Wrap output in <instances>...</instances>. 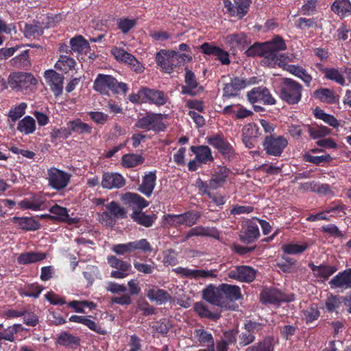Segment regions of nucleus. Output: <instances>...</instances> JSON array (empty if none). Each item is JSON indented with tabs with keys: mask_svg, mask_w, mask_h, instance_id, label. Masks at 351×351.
Returning a JSON list of instances; mask_svg holds the SVG:
<instances>
[{
	"mask_svg": "<svg viewBox=\"0 0 351 351\" xmlns=\"http://www.w3.org/2000/svg\"><path fill=\"white\" fill-rule=\"evenodd\" d=\"M286 44L282 38L277 36L273 40L263 44L256 43L245 51L247 56H262L261 64L269 67L285 65V55L280 53L285 50Z\"/></svg>",
	"mask_w": 351,
	"mask_h": 351,
	"instance_id": "f257e3e1",
	"label": "nucleus"
},
{
	"mask_svg": "<svg viewBox=\"0 0 351 351\" xmlns=\"http://www.w3.org/2000/svg\"><path fill=\"white\" fill-rule=\"evenodd\" d=\"M203 298L209 303L221 307L226 306L225 300L235 301L241 298L240 288L237 285L222 284L218 287H208L203 291Z\"/></svg>",
	"mask_w": 351,
	"mask_h": 351,
	"instance_id": "f03ea898",
	"label": "nucleus"
},
{
	"mask_svg": "<svg viewBox=\"0 0 351 351\" xmlns=\"http://www.w3.org/2000/svg\"><path fill=\"white\" fill-rule=\"evenodd\" d=\"M94 89L102 94H108V90L114 93L122 92L125 94L128 91V86L123 82H118L117 80L111 75L99 74L94 82Z\"/></svg>",
	"mask_w": 351,
	"mask_h": 351,
	"instance_id": "7ed1b4c3",
	"label": "nucleus"
},
{
	"mask_svg": "<svg viewBox=\"0 0 351 351\" xmlns=\"http://www.w3.org/2000/svg\"><path fill=\"white\" fill-rule=\"evenodd\" d=\"M302 86L289 78H282L280 84L281 99L289 104H298L302 97Z\"/></svg>",
	"mask_w": 351,
	"mask_h": 351,
	"instance_id": "20e7f679",
	"label": "nucleus"
},
{
	"mask_svg": "<svg viewBox=\"0 0 351 351\" xmlns=\"http://www.w3.org/2000/svg\"><path fill=\"white\" fill-rule=\"evenodd\" d=\"M71 175L56 167H51L47 171L48 185L58 191L64 189L70 183Z\"/></svg>",
	"mask_w": 351,
	"mask_h": 351,
	"instance_id": "39448f33",
	"label": "nucleus"
},
{
	"mask_svg": "<svg viewBox=\"0 0 351 351\" xmlns=\"http://www.w3.org/2000/svg\"><path fill=\"white\" fill-rule=\"evenodd\" d=\"M201 216L200 213L191 210L180 215H167L165 219L171 226L177 227L180 225L192 226L195 224Z\"/></svg>",
	"mask_w": 351,
	"mask_h": 351,
	"instance_id": "423d86ee",
	"label": "nucleus"
},
{
	"mask_svg": "<svg viewBox=\"0 0 351 351\" xmlns=\"http://www.w3.org/2000/svg\"><path fill=\"white\" fill-rule=\"evenodd\" d=\"M263 327V324L254 322L250 321L245 324L243 329L238 335V346L245 347L253 343L256 339L255 335L260 332Z\"/></svg>",
	"mask_w": 351,
	"mask_h": 351,
	"instance_id": "0eeeda50",
	"label": "nucleus"
},
{
	"mask_svg": "<svg viewBox=\"0 0 351 351\" xmlns=\"http://www.w3.org/2000/svg\"><path fill=\"white\" fill-rule=\"evenodd\" d=\"M287 145V138L282 136H267L263 142V147L266 153L274 156H280Z\"/></svg>",
	"mask_w": 351,
	"mask_h": 351,
	"instance_id": "6e6552de",
	"label": "nucleus"
},
{
	"mask_svg": "<svg viewBox=\"0 0 351 351\" xmlns=\"http://www.w3.org/2000/svg\"><path fill=\"white\" fill-rule=\"evenodd\" d=\"M8 83L12 88L23 89L36 85L37 80L29 73L15 72L10 75Z\"/></svg>",
	"mask_w": 351,
	"mask_h": 351,
	"instance_id": "1a4fd4ad",
	"label": "nucleus"
},
{
	"mask_svg": "<svg viewBox=\"0 0 351 351\" xmlns=\"http://www.w3.org/2000/svg\"><path fill=\"white\" fill-rule=\"evenodd\" d=\"M247 97L252 104L260 103L264 105H274L276 103L275 99L265 86L253 88L247 93Z\"/></svg>",
	"mask_w": 351,
	"mask_h": 351,
	"instance_id": "9d476101",
	"label": "nucleus"
},
{
	"mask_svg": "<svg viewBox=\"0 0 351 351\" xmlns=\"http://www.w3.org/2000/svg\"><path fill=\"white\" fill-rule=\"evenodd\" d=\"M137 128L146 129L147 130L160 131L165 128L161 121V114H150L138 119L135 123Z\"/></svg>",
	"mask_w": 351,
	"mask_h": 351,
	"instance_id": "9b49d317",
	"label": "nucleus"
},
{
	"mask_svg": "<svg viewBox=\"0 0 351 351\" xmlns=\"http://www.w3.org/2000/svg\"><path fill=\"white\" fill-rule=\"evenodd\" d=\"M228 277L241 282H250L255 279L256 271L250 266H237L228 271Z\"/></svg>",
	"mask_w": 351,
	"mask_h": 351,
	"instance_id": "f8f14e48",
	"label": "nucleus"
},
{
	"mask_svg": "<svg viewBox=\"0 0 351 351\" xmlns=\"http://www.w3.org/2000/svg\"><path fill=\"white\" fill-rule=\"evenodd\" d=\"M255 83V78L252 77L249 81L242 77H234L230 83L223 87V96L226 97H235L241 90L245 88L247 85Z\"/></svg>",
	"mask_w": 351,
	"mask_h": 351,
	"instance_id": "ddd939ff",
	"label": "nucleus"
},
{
	"mask_svg": "<svg viewBox=\"0 0 351 351\" xmlns=\"http://www.w3.org/2000/svg\"><path fill=\"white\" fill-rule=\"evenodd\" d=\"M175 51L162 49L157 53L156 56V63L167 73H171L173 68L177 66L175 62Z\"/></svg>",
	"mask_w": 351,
	"mask_h": 351,
	"instance_id": "4468645a",
	"label": "nucleus"
},
{
	"mask_svg": "<svg viewBox=\"0 0 351 351\" xmlns=\"http://www.w3.org/2000/svg\"><path fill=\"white\" fill-rule=\"evenodd\" d=\"M112 53L117 60L128 63L131 68L137 73H141L143 67L136 58L121 48L114 47L112 49Z\"/></svg>",
	"mask_w": 351,
	"mask_h": 351,
	"instance_id": "2eb2a0df",
	"label": "nucleus"
},
{
	"mask_svg": "<svg viewBox=\"0 0 351 351\" xmlns=\"http://www.w3.org/2000/svg\"><path fill=\"white\" fill-rule=\"evenodd\" d=\"M251 3V0H234V3L230 0H224V5L230 14L239 19H242L247 13Z\"/></svg>",
	"mask_w": 351,
	"mask_h": 351,
	"instance_id": "dca6fc26",
	"label": "nucleus"
},
{
	"mask_svg": "<svg viewBox=\"0 0 351 351\" xmlns=\"http://www.w3.org/2000/svg\"><path fill=\"white\" fill-rule=\"evenodd\" d=\"M141 95L145 99V102L149 101L157 106L165 105L169 98L164 92L155 89H150L147 87L141 88Z\"/></svg>",
	"mask_w": 351,
	"mask_h": 351,
	"instance_id": "f3484780",
	"label": "nucleus"
},
{
	"mask_svg": "<svg viewBox=\"0 0 351 351\" xmlns=\"http://www.w3.org/2000/svg\"><path fill=\"white\" fill-rule=\"evenodd\" d=\"M208 143L215 147L225 158H230L234 156L232 147L222 136L216 135L207 138Z\"/></svg>",
	"mask_w": 351,
	"mask_h": 351,
	"instance_id": "a211bd4d",
	"label": "nucleus"
},
{
	"mask_svg": "<svg viewBox=\"0 0 351 351\" xmlns=\"http://www.w3.org/2000/svg\"><path fill=\"white\" fill-rule=\"evenodd\" d=\"M45 77L54 95H61L63 90V76L53 70H48L45 73Z\"/></svg>",
	"mask_w": 351,
	"mask_h": 351,
	"instance_id": "6ab92c4d",
	"label": "nucleus"
},
{
	"mask_svg": "<svg viewBox=\"0 0 351 351\" xmlns=\"http://www.w3.org/2000/svg\"><path fill=\"white\" fill-rule=\"evenodd\" d=\"M331 289H348L351 288V269L339 273L329 282Z\"/></svg>",
	"mask_w": 351,
	"mask_h": 351,
	"instance_id": "aec40b11",
	"label": "nucleus"
},
{
	"mask_svg": "<svg viewBox=\"0 0 351 351\" xmlns=\"http://www.w3.org/2000/svg\"><path fill=\"white\" fill-rule=\"evenodd\" d=\"M125 184L123 177L117 173H104L102 176L101 186L103 188L112 189H120Z\"/></svg>",
	"mask_w": 351,
	"mask_h": 351,
	"instance_id": "412c9836",
	"label": "nucleus"
},
{
	"mask_svg": "<svg viewBox=\"0 0 351 351\" xmlns=\"http://www.w3.org/2000/svg\"><path fill=\"white\" fill-rule=\"evenodd\" d=\"M173 271L182 277L189 278H215L216 275L213 274V271L204 269H191L182 267H176Z\"/></svg>",
	"mask_w": 351,
	"mask_h": 351,
	"instance_id": "4be33fe9",
	"label": "nucleus"
},
{
	"mask_svg": "<svg viewBox=\"0 0 351 351\" xmlns=\"http://www.w3.org/2000/svg\"><path fill=\"white\" fill-rule=\"evenodd\" d=\"M200 48L204 53L216 56L217 59L219 60L221 64H228L230 63L228 53L219 47L205 43L201 45Z\"/></svg>",
	"mask_w": 351,
	"mask_h": 351,
	"instance_id": "5701e85b",
	"label": "nucleus"
},
{
	"mask_svg": "<svg viewBox=\"0 0 351 351\" xmlns=\"http://www.w3.org/2000/svg\"><path fill=\"white\" fill-rule=\"evenodd\" d=\"M194 336L202 346L206 347V349L199 351H215V343L211 333L204 329H195Z\"/></svg>",
	"mask_w": 351,
	"mask_h": 351,
	"instance_id": "b1692460",
	"label": "nucleus"
},
{
	"mask_svg": "<svg viewBox=\"0 0 351 351\" xmlns=\"http://www.w3.org/2000/svg\"><path fill=\"white\" fill-rule=\"evenodd\" d=\"M261 300L263 303L276 304L285 301V297L276 289H265L261 293Z\"/></svg>",
	"mask_w": 351,
	"mask_h": 351,
	"instance_id": "393cba45",
	"label": "nucleus"
},
{
	"mask_svg": "<svg viewBox=\"0 0 351 351\" xmlns=\"http://www.w3.org/2000/svg\"><path fill=\"white\" fill-rule=\"evenodd\" d=\"M130 217L134 221L146 228L151 227L156 219L155 214L147 215L139 209H134Z\"/></svg>",
	"mask_w": 351,
	"mask_h": 351,
	"instance_id": "a878e982",
	"label": "nucleus"
},
{
	"mask_svg": "<svg viewBox=\"0 0 351 351\" xmlns=\"http://www.w3.org/2000/svg\"><path fill=\"white\" fill-rule=\"evenodd\" d=\"M156 176L155 173L149 172L143 178V181L138 187V191L147 197H150L156 186Z\"/></svg>",
	"mask_w": 351,
	"mask_h": 351,
	"instance_id": "bb28decb",
	"label": "nucleus"
},
{
	"mask_svg": "<svg viewBox=\"0 0 351 351\" xmlns=\"http://www.w3.org/2000/svg\"><path fill=\"white\" fill-rule=\"evenodd\" d=\"M230 171L227 168L222 167L219 171L213 175L209 180V186L211 190H216L221 187L226 181V178L229 175Z\"/></svg>",
	"mask_w": 351,
	"mask_h": 351,
	"instance_id": "cd10ccee",
	"label": "nucleus"
},
{
	"mask_svg": "<svg viewBox=\"0 0 351 351\" xmlns=\"http://www.w3.org/2000/svg\"><path fill=\"white\" fill-rule=\"evenodd\" d=\"M331 10L341 18L351 14V2L350 0H335Z\"/></svg>",
	"mask_w": 351,
	"mask_h": 351,
	"instance_id": "c85d7f7f",
	"label": "nucleus"
},
{
	"mask_svg": "<svg viewBox=\"0 0 351 351\" xmlns=\"http://www.w3.org/2000/svg\"><path fill=\"white\" fill-rule=\"evenodd\" d=\"M259 237V230L258 226L254 223H250L247 228L241 231L239 238L241 241L245 243H251L254 242Z\"/></svg>",
	"mask_w": 351,
	"mask_h": 351,
	"instance_id": "c756f323",
	"label": "nucleus"
},
{
	"mask_svg": "<svg viewBox=\"0 0 351 351\" xmlns=\"http://www.w3.org/2000/svg\"><path fill=\"white\" fill-rule=\"evenodd\" d=\"M191 150L195 154V159L200 163H206L213 160L210 149L208 146H191Z\"/></svg>",
	"mask_w": 351,
	"mask_h": 351,
	"instance_id": "7c9ffc66",
	"label": "nucleus"
},
{
	"mask_svg": "<svg viewBox=\"0 0 351 351\" xmlns=\"http://www.w3.org/2000/svg\"><path fill=\"white\" fill-rule=\"evenodd\" d=\"M12 221L14 223L17 224L20 228L25 230L34 231L38 230L40 227L39 222L31 217H14Z\"/></svg>",
	"mask_w": 351,
	"mask_h": 351,
	"instance_id": "2f4dec72",
	"label": "nucleus"
},
{
	"mask_svg": "<svg viewBox=\"0 0 351 351\" xmlns=\"http://www.w3.org/2000/svg\"><path fill=\"white\" fill-rule=\"evenodd\" d=\"M45 258V253L29 252L21 254L17 258V261L19 264L26 265L43 261Z\"/></svg>",
	"mask_w": 351,
	"mask_h": 351,
	"instance_id": "473e14b6",
	"label": "nucleus"
},
{
	"mask_svg": "<svg viewBox=\"0 0 351 351\" xmlns=\"http://www.w3.org/2000/svg\"><path fill=\"white\" fill-rule=\"evenodd\" d=\"M194 236H200V237H212L214 238L219 237V233L213 229L209 228H206L203 226H196L195 228H191L186 234L185 239H189V238Z\"/></svg>",
	"mask_w": 351,
	"mask_h": 351,
	"instance_id": "72a5a7b5",
	"label": "nucleus"
},
{
	"mask_svg": "<svg viewBox=\"0 0 351 351\" xmlns=\"http://www.w3.org/2000/svg\"><path fill=\"white\" fill-rule=\"evenodd\" d=\"M147 296L150 300L156 301L159 304L165 303L171 299V296L166 291L160 289L156 287L149 289Z\"/></svg>",
	"mask_w": 351,
	"mask_h": 351,
	"instance_id": "f704fd0d",
	"label": "nucleus"
},
{
	"mask_svg": "<svg viewBox=\"0 0 351 351\" xmlns=\"http://www.w3.org/2000/svg\"><path fill=\"white\" fill-rule=\"evenodd\" d=\"M274 340L271 337H266L253 346L247 348L245 351H274Z\"/></svg>",
	"mask_w": 351,
	"mask_h": 351,
	"instance_id": "c9c22d12",
	"label": "nucleus"
},
{
	"mask_svg": "<svg viewBox=\"0 0 351 351\" xmlns=\"http://www.w3.org/2000/svg\"><path fill=\"white\" fill-rule=\"evenodd\" d=\"M80 339L77 337L67 332H62L58 337L57 343L59 345L72 348L74 346H77L80 345Z\"/></svg>",
	"mask_w": 351,
	"mask_h": 351,
	"instance_id": "e433bc0d",
	"label": "nucleus"
},
{
	"mask_svg": "<svg viewBox=\"0 0 351 351\" xmlns=\"http://www.w3.org/2000/svg\"><path fill=\"white\" fill-rule=\"evenodd\" d=\"M29 49L23 51L19 56L13 58L10 60L12 66L18 69H27L31 64L29 59Z\"/></svg>",
	"mask_w": 351,
	"mask_h": 351,
	"instance_id": "4c0bfd02",
	"label": "nucleus"
},
{
	"mask_svg": "<svg viewBox=\"0 0 351 351\" xmlns=\"http://www.w3.org/2000/svg\"><path fill=\"white\" fill-rule=\"evenodd\" d=\"M17 130L25 134L34 133L36 130L35 120L30 116L24 117L19 122Z\"/></svg>",
	"mask_w": 351,
	"mask_h": 351,
	"instance_id": "58836bf2",
	"label": "nucleus"
},
{
	"mask_svg": "<svg viewBox=\"0 0 351 351\" xmlns=\"http://www.w3.org/2000/svg\"><path fill=\"white\" fill-rule=\"evenodd\" d=\"M313 96L321 101L328 104H334L337 101L333 91L329 88L317 89L313 93Z\"/></svg>",
	"mask_w": 351,
	"mask_h": 351,
	"instance_id": "ea45409f",
	"label": "nucleus"
},
{
	"mask_svg": "<svg viewBox=\"0 0 351 351\" xmlns=\"http://www.w3.org/2000/svg\"><path fill=\"white\" fill-rule=\"evenodd\" d=\"M70 45L73 51L79 53H86L90 49L89 43L82 36L71 38Z\"/></svg>",
	"mask_w": 351,
	"mask_h": 351,
	"instance_id": "a19ab883",
	"label": "nucleus"
},
{
	"mask_svg": "<svg viewBox=\"0 0 351 351\" xmlns=\"http://www.w3.org/2000/svg\"><path fill=\"white\" fill-rule=\"evenodd\" d=\"M144 158L139 154H128L122 156L121 164L124 167L130 168L142 164Z\"/></svg>",
	"mask_w": 351,
	"mask_h": 351,
	"instance_id": "79ce46f5",
	"label": "nucleus"
},
{
	"mask_svg": "<svg viewBox=\"0 0 351 351\" xmlns=\"http://www.w3.org/2000/svg\"><path fill=\"white\" fill-rule=\"evenodd\" d=\"M343 302V298L330 295L325 301V308L329 313H338V309Z\"/></svg>",
	"mask_w": 351,
	"mask_h": 351,
	"instance_id": "37998d69",
	"label": "nucleus"
},
{
	"mask_svg": "<svg viewBox=\"0 0 351 351\" xmlns=\"http://www.w3.org/2000/svg\"><path fill=\"white\" fill-rule=\"evenodd\" d=\"M195 311L202 317H206L212 320L218 319L221 315L219 313H212L202 302H197L194 306Z\"/></svg>",
	"mask_w": 351,
	"mask_h": 351,
	"instance_id": "c03bdc74",
	"label": "nucleus"
},
{
	"mask_svg": "<svg viewBox=\"0 0 351 351\" xmlns=\"http://www.w3.org/2000/svg\"><path fill=\"white\" fill-rule=\"evenodd\" d=\"M107 259L108 263L111 267L117 269L118 270H121L123 272L127 273L132 268L130 263L125 261L119 259L114 256H108Z\"/></svg>",
	"mask_w": 351,
	"mask_h": 351,
	"instance_id": "a18cd8bd",
	"label": "nucleus"
},
{
	"mask_svg": "<svg viewBox=\"0 0 351 351\" xmlns=\"http://www.w3.org/2000/svg\"><path fill=\"white\" fill-rule=\"evenodd\" d=\"M322 71L324 74L325 78L336 82L337 84L341 85L345 84L344 77L340 73V72L336 69H328L322 68Z\"/></svg>",
	"mask_w": 351,
	"mask_h": 351,
	"instance_id": "49530a36",
	"label": "nucleus"
},
{
	"mask_svg": "<svg viewBox=\"0 0 351 351\" xmlns=\"http://www.w3.org/2000/svg\"><path fill=\"white\" fill-rule=\"evenodd\" d=\"M106 210L115 219L125 218L126 212L124 208L121 207L117 202L112 201L106 205Z\"/></svg>",
	"mask_w": 351,
	"mask_h": 351,
	"instance_id": "de8ad7c7",
	"label": "nucleus"
},
{
	"mask_svg": "<svg viewBox=\"0 0 351 351\" xmlns=\"http://www.w3.org/2000/svg\"><path fill=\"white\" fill-rule=\"evenodd\" d=\"M308 246L306 243L299 245L291 243L282 245L281 249L285 254H297L304 252L308 248Z\"/></svg>",
	"mask_w": 351,
	"mask_h": 351,
	"instance_id": "09e8293b",
	"label": "nucleus"
},
{
	"mask_svg": "<svg viewBox=\"0 0 351 351\" xmlns=\"http://www.w3.org/2000/svg\"><path fill=\"white\" fill-rule=\"evenodd\" d=\"M43 34L41 26L38 23L26 24L24 27V35L26 38H36Z\"/></svg>",
	"mask_w": 351,
	"mask_h": 351,
	"instance_id": "8fccbe9b",
	"label": "nucleus"
},
{
	"mask_svg": "<svg viewBox=\"0 0 351 351\" xmlns=\"http://www.w3.org/2000/svg\"><path fill=\"white\" fill-rule=\"evenodd\" d=\"M306 128L310 136L314 139L324 137L330 133V130L324 126L307 125Z\"/></svg>",
	"mask_w": 351,
	"mask_h": 351,
	"instance_id": "3c124183",
	"label": "nucleus"
},
{
	"mask_svg": "<svg viewBox=\"0 0 351 351\" xmlns=\"http://www.w3.org/2000/svg\"><path fill=\"white\" fill-rule=\"evenodd\" d=\"M130 206L132 205L136 206L137 208L136 209L141 210L143 208H145L148 206V202L141 196L136 193H128L126 195Z\"/></svg>",
	"mask_w": 351,
	"mask_h": 351,
	"instance_id": "603ef678",
	"label": "nucleus"
},
{
	"mask_svg": "<svg viewBox=\"0 0 351 351\" xmlns=\"http://www.w3.org/2000/svg\"><path fill=\"white\" fill-rule=\"evenodd\" d=\"M69 125L70 130L76 132L78 134L90 133L91 132V127L80 119L69 122Z\"/></svg>",
	"mask_w": 351,
	"mask_h": 351,
	"instance_id": "864d4df0",
	"label": "nucleus"
},
{
	"mask_svg": "<svg viewBox=\"0 0 351 351\" xmlns=\"http://www.w3.org/2000/svg\"><path fill=\"white\" fill-rule=\"evenodd\" d=\"M75 64L76 62L73 58L67 56L61 55L59 60L56 64V67L63 71H66L67 69L74 68Z\"/></svg>",
	"mask_w": 351,
	"mask_h": 351,
	"instance_id": "5fc2aeb1",
	"label": "nucleus"
},
{
	"mask_svg": "<svg viewBox=\"0 0 351 351\" xmlns=\"http://www.w3.org/2000/svg\"><path fill=\"white\" fill-rule=\"evenodd\" d=\"M316 117L319 119H322L325 123H328L329 125L333 128H337L339 125V121L336 118H335L332 115L326 114L322 110H315V113Z\"/></svg>",
	"mask_w": 351,
	"mask_h": 351,
	"instance_id": "6e6d98bb",
	"label": "nucleus"
},
{
	"mask_svg": "<svg viewBox=\"0 0 351 351\" xmlns=\"http://www.w3.org/2000/svg\"><path fill=\"white\" fill-rule=\"evenodd\" d=\"M51 213L53 214L54 216H49L50 218H54L60 221H63L66 219L68 211L64 207L60 206L58 204H55L50 209Z\"/></svg>",
	"mask_w": 351,
	"mask_h": 351,
	"instance_id": "4d7b16f0",
	"label": "nucleus"
},
{
	"mask_svg": "<svg viewBox=\"0 0 351 351\" xmlns=\"http://www.w3.org/2000/svg\"><path fill=\"white\" fill-rule=\"evenodd\" d=\"M130 243L132 252L141 250L143 252H151L152 251V247L145 239L131 241Z\"/></svg>",
	"mask_w": 351,
	"mask_h": 351,
	"instance_id": "13d9d810",
	"label": "nucleus"
},
{
	"mask_svg": "<svg viewBox=\"0 0 351 351\" xmlns=\"http://www.w3.org/2000/svg\"><path fill=\"white\" fill-rule=\"evenodd\" d=\"M27 104L21 103L19 106L12 108L9 112V117L12 121H16L19 119L25 113Z\"/></svg>",
	"mask_w": 351,
	"mask_h": 351,
	"instance_id": "bf43d9fd",
	"label": "nucleus"
},
{
	"mask_svg": "<svg viewBox=\"0 0 351 351\" xmlns=\"http://www.w3.org/2000/svg\"><path fill=\"white\" fill-rule=\"evenodd\" d=\"M136 24L135 19H129L127 18L120 19L117 21L119 29L123 33H128L131 29L134 27Z\"/></svg>",
	"mask_w": 351,
	"mask_h": 351,
	"instance_id": "052dcab7",
	"label": "nucleus"
},
{
	"mask_svg": "<svg viewBox=\"0 0 351 351\" xmlns=\"http://www.w3.org/2000/svg\"><path fill=\"white\" fill-rule=\"evenodd\" d=\"M97 216L98 221L106 226L112 227L115 224V219L107 210L98 213Z\"/></svg>",
	"mask_w": 351,
	"mask_h": 351,
	"instance_id": "680f3d73",
	"label": "nucleus"
},
{
	"mask_svg": "<svg viewBox=\"0 0 351 351\" xmlns=\"http://www.w3.org/2000/svg\"><path fill=\"white\" fill-rule=\"evenodd\" d=\"M134 268L139 272H141L145 274H152L155 269L154 263L152 264L140 263L138 261L134 262Z\"/></svg>",
	"mask_w": 351,
	"mask_h": 351,
	"instance_id": "e2e57ef3",
	"label": "nucleus"
},
{
	"mask_svg": "<svg viewBox=\"0 0 351 351\" xmlns=\"http://www.w3.org/2000/svg\"><path fill=\"white\" fill-rule=\"evenodd\" d=\"M112 251L118 255H123L125 253H132V246L130 242L114 245L112 247Z\"/></svg>",
	"mask_w": 351,
	"mask_h": 351,
	"instance_id": "0e129e2a",
	"label": "nucleus"
},
{
	"mask_svg": "<svg viewBox=\"0 0 351 351\" xmlns=\"http://www.w3.org/2000/svg\"><path fill=\"white\" fill-rule=\"evenodd\" d=\"M82 324L86 326L90 330L97 332L100 335L106 334V331L102 328L97 325L94 321L90 319L88 317H84Z\"/></svg>",
	"mask_w": 351,
	"mask_h": 351,
	"instance_id": "69168bd1",
	"label": "nucleus"
},
{
	"mask_svg": "<svg viewBox=\"0 0 351 351\" xmlns=\"http://www.w3.org/2000/svg\"><path fill=\"white\" fill-rule=\"evenodd\" d=\"M315 25L316 23L313 19L300 18L295 23V26L300 29H308Z\"/></svg>",
	"mask_w": 351,
	"mask_h": 351,
	"instance_id": "338daca9",
	"label": "nucleus"
},
{
	"mask_svg": "<svg viewBox=\"0 0 351 351\" xmlns=\"http://www.w3.org/2000/svg\"><path fill=\"white\" fill-rule=\"evenodd\" d=\"M228 41L234 45V47L243 45L245 42V38L243 34H230L227 37Z\"/></svg>",
	"mask_w": 351,
	"mask_h": 351,
	"instance_id": "774afa93",
	"label": "nucleus"
}]
</instances>
